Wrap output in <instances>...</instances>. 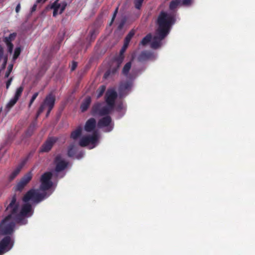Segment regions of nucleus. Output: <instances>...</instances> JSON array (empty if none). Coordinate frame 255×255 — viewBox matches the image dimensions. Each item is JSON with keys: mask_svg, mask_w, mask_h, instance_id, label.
<instances>
[{"mask_svg": "<svg viewBox=\"0 0 255 255\" xmlns=\"http://www.w3.org/2000/svg\"><path fill=\"white\" fill-rule=\"evenodd\" d=\"M106 102L109 107L114 108L117 93L114 90H108L106 94Z\"/></svg>", "mask_w": 255, "mask_h": 255, "instance_id": "obj_10", "label": "nucleus"}, {"mask_svg": "<svg viewBox=\"0 0 255 255\" xmlns=\"http://www.w3.org/2000/svg\"><path fill=\"white\" fill-rule=\"evenodd\" d=\"M128 44L124 42V45L120 50V54H121V55H123V54L124 55L125 51L126 50L127 48L128 47Z\"/></svg>", "mask_w": 255, "mask_h": 255, "instance_id": "obj_40", "label": "nucleus"}, {"mask_svg": "<svg viewBox=\"0 0 255 255\" xmlns=\"http://www.w3.org/2000/svg\"><path fill=\"white\" fill-rule=\"evenodd\" d=\"M151 38L152 35L150 33H149L142 38L140 41V44L143 46L146 45L151 41Z\"/></svg>", "mask_w": 255, "mask_h": 255, "instance_id": "obj_22", "label": "nucleus"}, {"mask_svg": "<svg viewBox=\"0 0 255 255\" xmlns=\"http://www.w3.org/2000/svg\"><path fill=\"white\" fill-rule=\"evenodd\" d=\"M20 52H21V48L20 47H16L15 49L13 56V59H16L18 58V57L19 56V55L20 54Z\"/></svg>", "mask_w": 255, "mask_h": 255, "instance_id": "obj_35", "label": "nucleus"}, {"mask_svg": "<svg viewBox=\"0 0 255 255\" xmlns=\"http://www.w3.org/2000/svg\"><path fill=\"white\" fill-rule=\"evenodd\" d=\"M144 0H134V4L135 7L137 9H140Z\"/></svg>", "mask_w": 255, "mask_h": 255, "instance_id": "obj_33", "label": "nucleus"}, {"mask_svg": "<svg viewBox=\"0 0 255 255\" xmlns=\"http://www.w3.org/2000/svg\"><path fill=\"white\" fill-rule=\"evenodd\" d=\"M81 133L82 128L81 127H79L76 130L71 132L70 137L73 139H76L81 135Z\"/></svg>", "mask_w": 255, "mask_h": 255, "instance_id": "obj_20", "label": "nucleus"}, {"mask_svg": "<svg viewBox=\"0 0 255 255\" xmlns=\"http://www.w3.org/2000/svg\"><path fill=\"white\" fill-rule=\"evenodd\" d=\"M132 86V83L130 81H124L120 83L119 88V92L121 96H123L126 91L129 90Z\"/></svg>", "mask_w": 255, "mask_h": 255, "instance_id": "obj_13", "label": "nucleus"}, {"mask_svg": "<svg viewBox=\"0 0 255 255\" xmlns=\"http://www.w3.org/2000/svg\"><path fill=\"white\" fill-rule=\"evenodd\" d=\"M152 54L148 51H143L141 52L138 57V60L140 62H144L151 59Z\"/></svg>", "mask_w": 255, "mask_h": 255, "instance_id": "obj_15", "label": "nucleus"}, {"mask_svg": "<svg viewBox=\"0 0 255 255\" xmlns=\"http://www.w3.org/2000/svg\"><path fill=\"white\" fill-rule=\"evenodd\" d=\"M6 61H7V58H5L4 59V63H3V65H2V68H3V69H4V68H5V67L6 64Z\"/></svg>", "mask_w": 255, "mask_h": 255, "instance_id": "obj_47", "label": "nucleus"}, {"mask_svg": "<svg viewBox=\"0 0 255 255\" xmlns=\"http://www.w3.org/2000/svg\"><path fill=\"white\" fill-rule=\"evenodd\" d=\"M3 56V48L0 45V61L2 59Z\"/></svg>", "mask_w": 255, "mask_h": 255, "instance_id": "obj_44", "label": "nucleus"}, {"mask_svg": "<svg viewBox=\"0 0 255 255\" xmlns=\"http://www.w3.org/2000/svg\"><path fill=\"white\" fill-rule=\"evenodd\" d=\"M52 110H50L49 109H48V110H47V113H46V117H48L49 115L50 114L51 111Z\"/></svg>", "mask_w": 255, "mask_h": 255, "instance_id": "obj_49", "label": "nucleus"}, {"mask_svg": "<svg viewBox=\"0 0 255 255\" xmlns=\"http://www.w3.org/2000/svg\"><path fill=\"white\" fill-rule=\"evenodd\" d=\"M59 0H56L51 5V8L53 9V16H56L60 7V4L58 2Z\"/></svg>", "mask_w": 255, "mask_h": 255, "instance_id": "obj_19", "label": "nucleus"}, {"mask_svg": "<svg viewBox=\"0 0 255 255\" xmlns=\"http://www.w3.org/2000/svg\"><path fill=\"white\" fill-rule=\"evenodd\" d=\"M57 140V139L54 137H50L48 138L41 146L40 151L41 152H49Z\"/></svg>", "mask_w": 255, "mask_h": 255, "instance_id": "obj_11", "label": "nucleus"}, {"mask_svg": "<svg viewBox=\"0 0 255 255\" xmlns=\"http://www.w3.org/2000/svg\"><path fill=\"white\" fill-rule=\"evenodd\" d=\"M12 68H13V65L12 64L8 66V70L6 72L5 75V77L7 78L9 76L10 72H11Z\"/></svg>", "mask_w": 255, "mask_h": 255, "instance_id": "obj_41", "label": "nucleus"}, {"mask_svg": "<svg viewBox=\"0 0 255 255\" xmlns=\"http://www.w3.org/2000/svg\"><path fill=\"white\" fill-rule=\"evenodd\" d=\"M118 10H119V7L118 6L116 8V9L115 10V11L114 12V13L113 14V16H112L111 21L110 23H109V25L110 26L112 25V24H113V22L114 21V20L115 19V18H116V17L117 16V14L118 13Z\"/></svg>", "mask_w": 255, "mask_h": 255, "instance_id": "obj_37", "label": "nucleus"}, {"mask_svg": "<svg viewBox=\"0 0 255 255\" xmlns=\"http://www.w3.org/2000/svg\"><path fill=\"white\" fill-rule=\"evenodd\" d=\"M109 75V73L108 72H106V73L104 74V77L105 78H107L108 75Z\"/></svg>", "mask_w": 255, "mask_h": 255, "instance_id": "obj_51", "label": "nucleus"}, {"mask_svg": "<svg viewBox=\"0 0 255 255\" xmlns=\"http://www.w3.org/2000/svg\"><path fill=\"white\" fill-rule=\"evenodd\" d=\"M17 100L14 97L12 98L6 105V108L7 109L11 108L17 102Z\"/></svg>", "mask_w": 255, "mask_h": 255, "instance_id": "obj_31", "label": "nucleus"}, {"mask_svg": "<svg viewBox=\"0 0 255 255\" xmlns=\"http://www.w3.org/2000/svg\"><path fill=\"white\" fill-rule=\"evenodd\" d=\"M180 2V0H173L169 4V9L170 10H174L175 9Z\"/></svg>", "mask_w": 255, "mask_h": 255, "instance_id": "obj_27", "label": "nucleus"}, {"mask_svg": "<svg viewBox=\"0 0 255 255\" xmlns=\"http://www.w3.org/2000/svg\"><path fill=\"white\" fill-rule=\"evenodd\" d=\"M192 0H182V4L184 5H190Z\"/></svg>", "mask_w": 255, "mask_h": 255, "instance_id": "obj_43", "label": "nucleus"}, {"mask_svg": "<svg viewBox=\"0 0 255 255\" xmlns=\"http://www.w3.org/2000/svg\"><path fill=\"white\" fill-rule=\"evenodd\" d=\"M102 104L100 103H97L95 104L92 108V114L93 115H99L100 112V110L102 108Z\"/></svg>", "mask_w": 255, "mask_h": 255, "instance_id": "obj_18", "label": "nucleus"}, {"mask_svg": "<svg viewBox=\"0 0 255 255\" xmlns=\"http://www.w3.org/2000/svg\"><path fill=\"white\" fill-rule=\"evenodd\" d=\"M134 34H135V32H134V30H132L130 31L129 32V33L127 34L126 37H125L124 42L129 44V43L130 40L131 39V38H132V37L133 36Z\"/></svg>", "mask_w": 255, "mask_h": 255, "instance_id": "obj_26", "label": "nucleus"}, {"mask_svg": "<svg viewBox=\"0 0 255 255\" xmlns=\"http://www.w3.org/2000/svg\"><path fill=\"white\" fill-rule=\"evenodd\" d=\"M76 153V150L73 145H70L68 148L67 155L70 157H72Z\"/></svg>", "mask_w": 255, "mask_h": 255, "instance_id": "obj_24", "label": "nucleus"}, {"mask_svg": "<svg viewBox=\"0 0 255 255\" xmlns=\"http://www.w3.org/2000/svg\"><path fill=\"white\" fill-rule=\"evenodd\" d=\"M38 94H39L38 92H36V93H35L33 95V96H32V98L30 99V101L29 102V105H28L29 108H30L31 106V105L33 104V103L34 102V100L36 99V98L38 96Z\"/></svg>", "mask_w": 255, "mask_h": 255, "instance_id": "obj_38", "label": "nucleus"}, {"mask_svg": "<svg viewBox=\"0 0 255 255\" xmlns=\"http://www.w3.org/2000/svg\"><path fill=\"white\" fill-rule=\"evenodd\" d=\"M11 81H12V78H11L9 79H8V81L6 82V89H8L9 86L11 84Z\"/></svg>", "mask_w": 255, "mask_h": 255, "instance_id": "obj_45", "label": "nucleus"}, {"mask_svg": "<svg viewBox=\"0 0 255 255\" xmlns=\"http://www.w3.org/2000/svg\"><path fill=\"white\" fill-rule=\"evenodd\" d=\"M112 118L110 116H106L101 119L98 122V127L99 128L107 127V131H111L113 129V125H111Z\"/></svg>", "mask_w": 255, "mask_h": 255, "instance_id": "obj_9", "label": "nucleus"}, {"mask_svg": "<svg viewBox=\"0 0 255 255\" xmlns=\"http://www.w3.org/2000/svg\"><path fill=\"white\" fill-rule=\"evenodd\" d=\"M55 102V97L52 94L48 95L43 102L40 105L36 114V118H37L43 112L45 107H47L50 110H52L54 106Z\"/></svg>", "mask_w": 255, "mask_h": 255, "instance_id": "obj_5", "label": "nucleus"}, {"mask_svg": "<svg viewBox=\"0 0 255 255\" xmlns=\"http://www.w3.org/2000/svg\"><path fill=\"white\" fill-rule=\"evenodd\" d=\"M20 9V3H19L16 6L15 11L16 13H18Z\"/></svg>", "mask_w": 255, "mask_h": 255, "instance_id": "obj_46", "label": "nucleus"}, {"mask_svg": "<svg viewBox=\"0 0 255 255\" xmlns=\"http://www.w3.org/2000/svg\"><path fill=\"white\" fill-rule=\"evenodd\" d=\"M116 70H117V69H116L113 70V73H115V72H116Z\"/></svg>", "mask_w": 255, "mask_h": 255, "instance_id": "obj_52", "label": "nucleus"}, {"mask_svg": "<svg viewBox=\"0 0 255 255\" xmlns=\"http://www.w3.org/2000/svg\"><path fill=\"white\" fill-rule=\"evenodd\" d=\"M113 109L114 108H111L108 106V105L106 106L102 107L100 110L99 116H108V115L109 114Z\"/></svg>", "mask_w": 255, "mask_h": 255, "instance_id": "obj_17", "label": "nucleus"}, {"mask_svg": "<svg viewBox=\"0 0 255 255\" xmlns=\"http://www.w3.org/2000/svg\"><path fill=\"white\" fill-rule=\"evenodd\" d=\"M6 219V216L0 224V231L4 235H10L13 232L15 224L18 223L14 220L12 217L8 219Z\"/></svg>", "mask_w": 255, "mask_h": 255, "instance_id": "obj_4", "label": "nucleus"}, {"mask_svg": "<svg viewBox=\"0 0 255 255\" xmlns=\"http://www.w3.org/2000/svg\"><path fill=\"white\" fill-rule=\"evenodd\" d=\"M54 162L55 164V170L57 172L65 170L68 165V162L64 160L60 154H58L55 157Z\"/></svg>", "mask_w": 255, "mask_h": 255, "instance_id": "obj_7", "label": "nucleus"}, {"mask_svg": "<svg viewBox=\"0 0 255 255\" xmlns=\"http://www.w3.org/2000/svg\"><path fill=\"white\" fill-rule=\"evenodd\" d=\"M98 34V31L96 29H93L90 31V36H89V40L90 42H93L96 39L97 35Z\"/></svg>", "mask_w": 255, "mask_h": 255, "instance_id": "obj_25", "label": "nucleus"}, {"mask_svg": "<svg viewBox=\"0 0 255 255\" xmlns=\"http://www.w3.org/2000/svg\"><path fill=\"white\" fill-rule=\"evenodd\" d=\"M36 6H37L36 4H34L31 8V11H35L36 9Z\"/></svg>", "mask_w": 255, "mask_h": 255, "instance_id": "obj_48", "label": "nucleus"}, {"mask_svg": "<svg viewBox=\"0 0 255 255\" xmlns=\"http://www.w3.org/2000/svg\"><path fill=\"white\" fill-rule=\"evenodd\" d=\"M52 177V174L50 172L43 173L41 177L40 189L44 192L40 193L35 189H30L23 196V201L26 203L32 200L34 203H38L47 198L48 195L45 191L49 189L52 186L53 183L51 180Z\"/></svg>", "mask_w": 255, "mask_h": 255, "instance_id": "obj_3", "label": "nucleus"}, {"mask_svg": "<svg viewBox=\"0 0 255 255\" xmlns=\"http://www.w3.org/2000/svg\"><path fill=\"white\" fill-rule=\"evenodd\" d=\"M131 62H128L126 64V65L124 66L122 72L123 74L125 75H127L131 68Z\"/></svg>", "mask_w": 255, "mask_h": 255, "instance_id": "obj_23", "label": "nucleus"}, {"mask_svg": "<svg viewBox=\"0 0 255 255\" xmlns=\"http://www.w3.org/2000/svg\"><path fill=\"white\" fill-rule=\"evenodd\" d=\"M124 59V55L123 54V55H121V54H120V55L118 56V57L117 58L116 61H117V63H118L117 69L119 68V67L120 66V65H121V63H122Z\"/></svg>", "mask_w": 255, "mask_h": 255, "instance_id": "obj_34", "label": "nucleus"}, {"mask_svg": "<svg viewBox=\"0 0 255 255\" xmlns=\"http://www.w3.org/2000/svg\"><path fill=\"white\" fill-rule=\"evenodd\" d=\"M60 4L59 14H61L65 10L67 6V2L66 1H63Z\"/></svg>", "mask_w": 255, "mask_h": 255, "instance_id": "obj_36", "label": "nucleus"}, {"mask_svg": "<svg viewBox=\"0 0 255 255\" xmlns=\"http://www.w3.org/2000/svg\"><path fill=\"white\" fill-rule=\"evenodd\" d=\"M106 90V86L104 85H102L99 87V88L97 90V97L100 98L101 97L105 92Z\"/></svg>", "mask_w": 255, "mask_h": 255, "instance_id": "obj_29", "label": "nucleus"}, {"mask_svg": "<svg viewBox=\"0 0 255 255\" xmlns=\"http://www.w3.org/2000/svg\"><path fill=\"white\" fill-rule=\"evenodd\" d=\"M21 169V167L18 166L12 172L9 177V180L10 181L13 180L17 176V175L19 173Z\"/></svg>", "mask_w": 255, "mask_h": 255, "instance_id": "obj_21", "label": "nucleus"}, {"mask_svg": "<svg viewBox=\"0 0 255 255\" xmlns=\"http://www.w3.org/2000/svg\"><path fill=\"white\" fill-rule=\"evenodd\" d=\"M32 173L31 171L27 173L17 184L16 189L18 191H21L27 184L31 180Z\"/></svg>", "mask_w": 255, "mask_h": 255, "instance_id": "obj_12", "label": "nucleus"}, {"mask_svg": "<svg viewBox=\"0 0 255 255\" xmlns=\"http://www.w3.org/2000/svg\"><path fill=\"white\" fill-rule=\"evenodd\" d=\"M91 103V98L90 97H87L83 101L81 105L80 109L82 112H84L87 110Z\"/></svg>", "mask_w": 255, "mask_h": 255, "instance_id": "obj_16", "label": "nucleus"}, {"mask_svg": "<svg viewBox=\"0 0 255 255\" xmlns=\"http://www.w3.org/2000/svg\"><path fill=\"white\" fill-rule=\"evenodd\" d=\"M98 140V136L96 133L91 135L83 136L79 141V145L81 147H85L90 143L94 144Z\"/></svg>", "mask_w": 255, "mask_h": 255, "instance_id": "obj_8", "label": "nucleus"}, {"mask_svg": "<svg viewBox=\"0 0 255 255\" xmlns=\"http://www.w3.org/2000/svg\"><path fill=\"white\" fill-rule=\"evenodd\" d=\"M35 128V125L34 123H32L30 125L27 131V134L28 136H31L33 130Z\"/></svg>", "mask_w": 255, "mask_h": 255, "instance_id": "obj_32", "label": "nucleus"}, {"mask_svg": "<svg viewBox=\"0 0 255 255\" xmlns=\"http://www.w3.org/2000/svg\"><path fill=\"white\" fill-rule=\"evenodd\" d=\"M176 14L175 12H167L161 11L157 18L156 24L158 27L156 31V35L154 36L151 43V47L156 49L161 45V41L169 33L171 26L176 22Z\"/></svg>", "mask_w": 255, "mask_h": 255, "instance_id": "obj_1", "label": "nucleus"}, {"mask_svg": "<svg viewBox=\"0 0 255 255\" xmlns=\"http://www.w3.org/2000/svg\"><path fill=\"white\" fill-rule=\"evenodd\" d=\"M77 67V62L75 61H73L71 66V71H74L76 67Z\"/></svg>", "mask_w": 255, "mask_h": 255, "instance_id": "obj_42", "label": "nucleus"}, {"mask_svg": "<svg viewBox=\"0 0 255 255\" xmlns=\"http://www.w3.org/2000/svg\"><path fill=\"white\" fill-rule=\"evenodd\" d=\"M96 126V121L94 118L89 119L85 125V130L87 132H91L93 130Z\"/></svg>", "mask_w": 255, "mask_h": 255, "instance_id": "obj_14", "label": "nucleus"}, {"mask_svg": "<svg viewBox=\"0 0 255 255\" xmlns=\"http://www.w3.org/2000/svg\"><path fill=\"white\" fill-rule=\"evenodd\" d=\"M23 89H24V88L22 86H21L19 88H18L16 89L14 98H16V99L18 100L19 98L20 97V96L22 94V93L23 91Z\"/></svg>", "mask_w": 255, "mask_h": 255, "instance_id": "obj_28", "label": "nucleus"}, {"mask_svg": "<svg viewBox=\"0 0 255 255\" xmlns=\"http://www.w3.org/2000/svg\"><path fill=\"white\" fill-rule=\"evenodd\" d=\"M19 204L16 201V195H13L11 199L10 202L7 206L5 212L7 214L6 219L12 217L14 220L20 225H25L27 223V220L25 219V217L30 216L32 213V206L29 203L24 204L19 212Z\"/></svg>", "mask_w": 255, "mask_h": 255, "instance_id": "obj_2", "label": "nucleus"}, {"mask_svg": "<svg viewBox=\"0 0 255 255\" xmlns=\"http://www.w3.org/2000/svg\"><path fill=\"white\" fill-rule=\"evenodd\" d=\"M16 36V33H11L7 37H5L4 38V41L5 43L11 42V41L14 39Z\"/></svg>", "mask_w": 255, "mask_h": 255, "instance_id": "obj_30", "label": "nucleus"}, {"mask_svg": "<svg viewBox=\"0 0 255 255\" xmlns=\"http://www.w3.org/2000/svg\"><path fill=\"white\" fill-rule=\"evenodd\" d=\"M9 53H11L13 51V45L11 42L5 43Z\"/></svg>", "mask_w": 255, "mask_h": 255, "instance_id": "obj_39", "label": "nucleus"}, {"mask_svg": "<svg viewBox=\"0 0 255 255\" xmlns=\"http://www.w3.org/2000/svg\"><path fill=\"white\" fill-rule=\"evenodd\" d=\"M13 241L9 236L4 237L0 242V255L9 251L13 247Z\"/></svg>", "mask_w": 255, "mask_h": 255, "instance_id": "obj_6", "label": "nucleus"}, {"mask_svg": "<svg viewBox=\"0 0 255 255\" xmlns=\"http://www.w3.org/2000/svg\"><path fill=\"white\" fill-rule=\"evenodd\" d=\"M47 0H37V3H40L41 2H44L46 1Z\"/></svg>", "mask_w": 255, "mask_h": 255, "instance_id": "obj_50", "label": "nucleus"}]
</instances>
